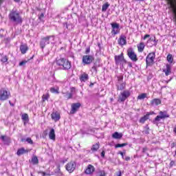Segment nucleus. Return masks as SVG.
Here are the masks:
<instances>
[{
    "label": "nucleus",
    "mask_w": 176,
    "mask_h": 176,
    "mask_svg": "<svg viewBox=\"0 0 176 176\" xmlns=\"http://www.w3.org/2000/svg\"><path fill=\"white\" fill-rule=\"evenodd\" d=\"M9 19L12 23H14L16 25L23 23V19L17 11H12L9 14Z\"/></svg>",
    "instance_id": "1"
},
{
    "label": "nucleus",
    "mask_w": 176,
    "mask_h": 176,
    "mask_svg": "<svg viewBox=\"0 0 176 176\" xmlns=\"http://www.w3.org/2000/svg\"><path fill=\"white\" fill-rule=\"evenodd\" d=\"M56 65L58 67H62V69L64 71H68V69H71V62L67 60L66 58H59L56 60Z\"/></svg>",
    "instance_id": "2"
},
{
    "label": "nucleus",
    "mask_w": 176,
    "mask_h": 176,
    "mask_svg": "<svg viewBox=\"0 0 176 176\" xmlns=\"http://www.w3.org/2000/svg\"><path fill=\"white\" fill-rule=\"evenodd\" d=\"M160 116H157L156 118L153 120V124L156 126H159V123H160V120L162 119H166L167 118H170V115L167 113V111H160Z\"/></svg>",
    "instance_id": "3"
},
{
    "label": "nucleus",
    "mask_w": 176,
    "mask_h": 176,
    "mask_svg": "<svg viewBox=\"0 0 176 176\" xmlns=\"http://www.w3.org/2000/svg\"><path fill=\"white\" fill-rule=\"evenodd\" d=\"M155 52H151L147 55L146 58V67H152L155 64Z\"/></svg>",
    "instance_id": "4"
},
{
    "label": "nucleus",
    "mask_w": 176,
    "mask_h": 176,
    "mask_svg": "<svg viewBox=\"0 0 176 176\" xmlns=\"http://www.w3.org/2000/svg\"><path fill=\"white\" fill-rule=\"evenodd\" d=\"M50 39L54 41V36H47L43 38L40 42L41 48L43 50L45 49L46 45H49V43H50Z\"/></svg>",
    "instance_id": "5"
},
{
    "label": "nucleus",
    "mask_w": 176,
    "mask_h": 176,
    "mask_svg": "<svg viewBox=\"0 0 176 176\" xmlns=\"http://www.w3.org/2000/svg\"><path fill=\"white\" fill-rule=\"evenodd\" d=\"M10 97V92L5 88L0 89V101H6Z\"/></svg>",
    "instance_id": "6"
},
{
    "label": "nucleus",
    "mask_w": 176,
    "mask_h": 176,
    "mask_svg": "<svg viewBox=\"0 0 176 176\" xmlns=\"http://www.w3.org/2000/svg\"><path fill=\"white\" fill-rule=\"evenodd\" d=\"M131 96V93L129 90H124L122 92L120 93L119 98H118V101L119 102H124L125 100H127L129 97Z\"/></svg>",
    "instance_id": "7"
},
{
    "label": "nucleus",
    "mask_w": 176,
    "mask_h": 176,
    "mask_svg": "<svg viewBox=\"0 0 176 176\" xmlns=\"http://www.w3.org/2000/svg\"><path fill=\"white\" fill-rule=\"evenodd\" d=\"M127 54H128V57H129V58L133 61H138V58H137V54H135V52H134V50L131 47L129 48L127 50Z\"/></svg>",
    "instance_id": "8"
},
{
    "label": "nucleus",
    "mask_w": 176,
    "mask_h": 176,
    "mask_svg": "<svg viewBox=\"0 0 176 176\" xmlns=\"http://www.w3.org/2000/svg\"><path fill=\"white\" fill-rule=\"evenodd\" d=\"M62 93L64 95V97L65 98H66V100H70V98H72L74 94H76V89H75V87H71L70 92L63 91Z\"/></svg>",
    "instance_id": "9"
},
{
    "label": "nucleus",
    "mask_w": 176,
    "mask_h": 176,
    "mask_svg": "<svg viewBox=\"0 0 176 176\" xmlns=\"http://www.w3.org/2000/svg\"><path fill=\"white\" fill-rule=\"evenodd\" d=\"M170 9L172 10L173 16L176 15V0H166Z\"/></svg>",
    "instance_id": "10"
},
{
    "label": "nucleus",
    "mask_w": 176,
    "mask_h": 176,
    "mask_svg": "<svg viewBox=\"0 0 176 176\" xmlns=\"http://www.w3.org/2000/svg\"><path fill=\"white\" fill-rule=\"evenodd\" d=\"M112 30H111V34L112 35H118L119 32H120V30L119 29V24L116 23H111Z\"/></svg>",
    "instance_id": "11"
},
{
    "label": "nucleus",
    "mask_w": 176,
    "mask_h": 176,
    "mask_svg": "<svg viewBox=\"0 0 176 176\" xmlns=\"http://www.w3.org/2000/svg\"><path fill=\"white\" fill-rule=\"evenodd\" d=\"M65 167L69 173H74L75 168H76V164H75V162H70L65 166Z\"/></svg>",
    "instance_id": "12"
},
{
    "label": "nucleus",
    "mask_w": 176,
    "mask_h": 176,
    "mask_svg": "<svg viewBox=\"0 0 176 176\" xmlns=\"http://www.w3.org/2000/svg\"><path fill=\"white\" fill-rule=\"evenodd\" d=\"M93 60H94L93 56L85 55L82 56V63L84 64H91Z\"/></svg>",
    "instance_id": "13"
},
{
    "label": "nucleus",
    "mask_w": 176,
    "mask_h": 176,
    "mask_svg": "<svg viewBox=\"0 0 176 176\" xmlns=\"http://www.w3.org/2000/svg\"><path fill=\"white\" fill-rule=\"evenodd\" d=\"M80 103L77 102V103H73L72 104V110L70 111V113H76L78 109L80 108Z\"/></svg>",
    "instance_id": "14"
},
{
    "label": "nucleus",
    "mask_w": 176,
    "mask_h": 176,
    "mask_svg": "<svg viewBox=\"0 0 176 176\" xmlns=\"http://www.w3.org/2000/svg\"><path fill=\"white\" fill-rule=\"evenodd\" d=\"M96 168H94V166L91 164H89L85 171V174L90 175L93 174L94 173Z\"/></svg>",
    "instance_id": "15"
},
{
    "label": "nucleus",
    "mask_w": 176,
    "mask_h": 176,
    "mask_svg": "<svg viewBox=\"0 0 176 176\" xmlns=\"http://www.w3.org/2000/svg\"><path fill=\"white\" fill-rule=\"evenodd\" d=\"M51 118L52 119V120H54V122H58V120H60V113H58V111H54L52 114H51Z\"/></svg>",
    "instance_id": "16"
},
{
    "label": "nucleus",
    "mask_w": 176,
    "mask_h": 176,
    "mask_svg": "<svg viewBox=\"0 0 176 176\" xmlns=\"http://www.w3.org/2000/svg\"><path fill=\"white\" fill-rule=\"evenodd\" d=\"M117 90H124L126 89V82H117L116 85Z\"/></svg>",
    "instance_id": "17"
},
{
    "label": "nucleus",
    "mask_w": 176,
    "mask_h": 176,
    "mask_svg": "<svg viewBox=\"0 0 176 176\" xmlns=\"http://www.w3.org/2000/svg\"><path fill=\"white\" fill-rule=\"evenodd\" d=\"M162 104V100L159 98H154L151 101V107H157Z\"/></svg>",
    "instance_id": "18"
},
{
    "label": "nucleus",
    "mask_w": 176,
    "mask_h": 176,
    "mask_svg": "<svg viewBox=\"0 0 176 176\" xmlns=\"http://www.w3.org/2000/svg\"><path fill=\"white\" fill-rule=\"evenodd\" d=\"M28 45H27V44H21L20 45V50L22 54H25V53L28 52Z\"/></svg>",
    "instance_id": "19"
},
{
    "label": "nucleus",
    "mask_w": 176,
    "mask_h": 176,
    "mask_svg": "<svg viewBox=\"0 0 176 176\" xmlns=\"http://www.w3.org/2000/svg\"><path fill=\"white\" fill-rule=\"evenodd\" d=\"M49 138L52 141H56V132L54 131V129H52L49 133Z\"/></svg>",
    "instance_id": "20"
},
{
    "label": "nucleus",
    "mask_w": 176,
    "mask_h": 176,
    "mask_svg": "<svg viewBox=\"0 0 176 176\" xmlns=\"http://www.w3.org/2000/svg\"><path fill=\"white\" fill-rule=\"evenodd\" d=\"M118 43L121 46H124V45H126L127 43V41H126V36H121L118 40Z\"/></svg>",
    "instance_id": "21"
},
{
    "label": "nucleus",
    "mask_w": 176,
    "mask_h": 176,
    "mask_svg": "<svg viewBox=\"0 0 176 176\" xmlns=\"http://www.w3.org/2000/svg\"><path fill=\"white\" fill-rule=\"evenodd\" d=\"M24 153H28V150H25L24 148L18 149L16 152L18 156H21V155H24Z\"/></svg>",
    "instance_id": "22"
},
{
    "label": "nucleus",
    "mask_w": 176,
    "mask_h": 176,
    "mask_svg": "<svg viewBox=\"0 0 176 176\" xmlns=\"http://www.w3.org/2000/svg\"><path fill=\"white\" fill-rule=\"evenodd\" d=\"M123 137L122 133H119L118 132H115L112 134V138H114L115 140H120Z\"/></svg>",
    "instance_id": "23"
},
{
    "label": "nucleus",
    "mask_w": 176,
    "mask_h": 176,
    "mask_svg": "<svg viewBox=\"0 0 176 176\" xmlns=\"http://www.w3.org/2000/svg\"><path fill=\"white\" fill-rule=\"evenodd\" d=\"M80 80L81 82H86V80H89V74L84 73L80 77Z\"/></svg>",
    "instance_id": "24"
},
{
    "label": "nucleus",
    "mask_w": 176,
    "mask_h": 176,
    "mask_svg": "<svg viewBox=\"0 0 176 176\" xmlns=\"http://www.w3.org/2000/svg\"><path fill=\"white\" fill-rule=\"evenodd\" d=\"M0 139L4 142V144H9L10 142V138L6 136V135H1Z\"/></svg>",
    "instance_id": "25"
},
{
    "label": "nucleus",
    "mask_w": 176,
    "mask_h": 176,
    "mask_svg": "<svg viewBox=\"0 0 176 176\" xmlns=\"http://www.w3.org/2000/svg\"><path fill=\"white\" fill-rule=\"evenodd\" d=\"M144 49H145V44L144 43H140V44L138 45V50L139 53H142Z\"/></svg>",
    "instance_id": "26"
},
{
    "label": "nucleus",
    "mask_w": 176,
    "mask_h": 176,
    "mask_svg": "<svg viewBox=\"0 0 176 176\" xmlns=\"http://www.w3.org/2000/svg\"><path fill=\"white\" fill-rule=\"evenodd\" d=\"M98 149H100V142H97V143L94 144V145H92L91 151H92V152H97V151H98Z\"/></svg>",
    "instance_id": "27"
},
{
    "label": "nucleus",
    "mask_w": 176,
    "mask_h": 176,
    "mask_svg": "<svg viewBox=\"0 0 176 176\" xmlns=\"http://www.w3.org/2000/svg\"><path fill=\"white\" fill-rule=\"evenodd\" d=\"M163 72H165L166 76H168L170 74H171V67H170V65H166V69H164Z\"/></svg>",
    "instance_id": "28"
},
{
    "label": "nucleus",
    "mask_w": 176,
    "mask_h": 176,
    "mask_svg": "<svg viewBox=\"0 0 176 176\" xmlns=\"http://www.w3.org/2000/svg\"><path fill=\"white\" fill-rule=\"evenodd\" d=\"M25 141L28 144H30V145H32V144H34V142L30 138H28L26 139L25 138L21 139L22 142H25Z\"/></svg>",
    "instance_id": "29"
},
{
    "label": "nucleus",
    "mask_w": 176,
    "mask_h": 176,
    "mask_svg": "<svg viewBox=\"0 0 176 176\" xmlns=\"http://www.w3.org/2000/svg\"><path fill=\"white\" fill-rule=\"evenodd\" d=\"M123 60V56L120 55V56H115V61L116 64H118V63H120Z\"/></svg>",
    "instance_id": "30"
},
{
    "label": "nucleus",
    "mask_w": 176,
    "mask_h": 176,
    "mask_svg": "<svg viewBox=\"0 0 176 176\" xmlns=\"http://www.w3.org/2000/svg\"><path fill=\"white\" fill-rule=\"evenodd\" d=\"M166 60L168 62H169L170 64H173V62L174 61V58H173V55L170 54H168Z\"/></svg>",
    "instance_id": "31"
},
{
    "label": "nucleus",
    "mask_w": 176,
    "mask_h": 176,
    "mask_svg": "<svg viewBox=\"0 0 176 176\" xmlns=\"http://www.w3.org/2000/svg\"><path fill=\"white\" fill-rule=\"evenodd\" d=\"M148 119H149V116H148V115H146L140 118V122L145 123V122H146V120H148Z\"/></svg>",
    "instance_id": "32"
},
{
    "label": "nucleus",
    "mask_w": 176,
    "mask_h": 176,
    "mask_svg": "<svg viewBox=\"0 0 176 176\" xmlns=\"http://www.w3.org/2000/svg\"><path fill=\"white\" fill-rule=\"evenodd\" d=\"M108 8H109V3H106L103 4L102 6V12H107Z\"/></svg>",
    "instance_id": "33"
},
{
    "label": "nucleus",
    "mask_w": 176,
    "mask_h": 176,
    "mask_svg": "<svg viewBox=\"0 0 176 176\" xmlns=\"http://www.w3.org/2000/svg\"><path fill=\"white\" fill-rule=\"evenodd\" d=\"M148 97V95L145 93H143L138 96V100H144Z\"/></svg>",
    "instance_id": "34"
},
{
    "label": "nucleus",
    "mask_w": 176,
    "mask_h": 176,
    "mask_svg": "<svg viewBox=\"0 0 176 176\" xmlns=\"http://www.w3.org/2000/svg\"><path fill=\"white\" fill-rule=\"evenodd\" d=\"M38 162H38V157L36 156L33 157L32 158V164H38Z\"/></svg>",
    "instance_id": "35"
},
{
    "label": "nucleus",
    "mask_w": 176,
    "mask_h": 176,
    "mask_svg": "<svg viewBox=\"0 0 176 176\" xmlns=\"http://www.w3.org/2000/svg\"><path fill=\"white\" fill-rule=\"evenodd\" d=\"M127 143H123V144H117L115 146V148H123V146H126Z\"/></svg>",
    "instance_id": "36"
},
{
    "label": "nucleus",
    "mask_w": 176,
    "mask_h": 176,
    "mask_svg": "<svg viewBox=\"0 0 176 176\" xmlns=\"http://www.w3.org/2000/svg\"><path fill=\"white\" fill-rule=\"evenodd\" d=\"M42 100H43V102L49 100V94H46L43 95Z\"/></svg>",
    "instance_id": "37"
},
{
    "label": "nucleus",
    "mask_w": 176,
    "mask_h": 176,
    "mask_svg": "<svg viewBox=\"0 0 176 176\" xmlns=\"http://www.w3.org/2000/svg\"><path fill=\"white\" fill-rule=\"evenodd\" d=\"M65 25L67 30H72L74 28V25H72V23H65Z\"/></svg>",
    "instance_id": "38"
},
{
    "label": "nucleus",
    "mask_w": 176,
    "mask_h": 176,
    "mask_svg": "<svg viewBox=\"0 0 176 176\" xmlns=\"http://www.w3.org/2000/svg\"><path fill=\"white\" fill-rule=\"evenodd\" d=\"M51 93H56V94H58V88L56 89L54 87H52L50 89Z\"/></svg>",
    "instance_id": "39"
},
{
    "label": "nucleus",
    "mask_w": 176,
    "mask_h": 176,
    "mask_svg": "<svg viewBox=\"0 0 176 176\" xmlns=\"http://www.w3.org/2000/svg\"><path fill=\"white\" fill-rule=\"evenodd\" d=\"M96 176H107V175H105V171H104V170H99L98 172V174H97Z\"/></svg>",
    "instance_id": "40"
},
{
    "label": "nucleus",
    "mask_w": 176,
    "mask_h": 176,
    "mask_svg": "<svg viewBox=\"0 0 176 176\" xmlns=\"http://www.w3.org/2000/svg\"><path fill=\"white\" fill-rule=\"evenodd\" d=\"M151 41H153L154 42V46H156L157 45V40L156 41V38L154 37V39H149L148 42H151Z\"/></svg>",
    "instance_id": "41"
},
{
    "label": "nucleus",
    "mask_w": 176,
    "mask_h": 176,
    "mask_svg": "<svg viewBox=\"0 0 176 176\" xmlns=\"http://www.w3.org/2000/svg\"><path fill=\"white\" fill-rule=\"evenodd\" d=\"M1 61L2 63H7L8 62V56H3Z\"/></svg>",
    "instance_id": "42"
},
{
    "label": "nucleus",
    "mask_w": 176,
    "mask_h": 176,
    "mask_svg": "<svg viewBox=\"0 0 176 176\" xmlns=\"http://www.w3.org/2000/svg\"><path fill=\"white\" fill-rule=\"evenodd\" d=\"M22 119L23 120H28V114L25 113L22 115Z\"/></svg>",
    "instance_id": "43"
},
{
    "label": "nucleus",
    "mask_w": 176,
    "mask_h": 176,
    "mask_svg": "<svg viewBox=\"0 0 176 176\" xmlns=\"http://www.w3.org/2000/svg\"><path fill=\"white\" fill-rule=\"evenodd\" d=\"M118 82H123V76H117Z\"/></svg>",
    "instance_id": "44"
},
{
    "label": "nucleus",
    "mask_w": 176,
    "mask_h": 176,
    "mask_svg": "<svg viewBox=\"0 0 176 176\" xmlns=\"http://www.w3.org/2000/svg\"><path fill=\"white\" fill-rule=\"evenodd\" d=\"M25 64H27V61L26 60H23L21 63H19V66L23 67V65H25Z\"/></svg>",
    "instance_id": "45"
},
{
    "label": "nucleus",
    "mask_w": 176,
    "mask_h": 176,
    "mask_svg": "<svg viewBox=\"0 0 176 176\" xmlns=\"http://www.w3.org/2000/svg\"><path fill=\"white\" fill-rule=\"evenodd\" d=\"M44 16H45V14L43 13H41L38 16L39 20H41Z\"/></svg>",
    "instance_id": "46"
},
{
    "label": "nucleus",
    "mask_w": 176,
    "mask_h": 176,
    "mask_svg": "<svg viewBox=\"0 0 176 176\" xmlns=\"http://www.w3.org/2000/svg\"><path fill=\"white\" fill-rule=\"evenodd\" d=\"M146 151H148V148L146 147H144L142 148V153H146Z\"/></svg>",
    "instance_id": "47"
},
{
    "label": "nucleus",
    "mask_w": 176,
    "mask_h": 176,
    "mask_svg": "<svg viewBox=\"0 0 176 176\" xmlns=\"http://www.w3.org/2000/svg\"><path fill=\"white\" fill-rule=\"evenodd\" d=\"M149 36H151V35H149V34H145L144 36V38H143L144 41H145V39H146V38H149Z\"/></svg>",
    "instance_id": "48"
},
{
    "label": "nucleus",
    "mask_w": 176,
    "mask_h": 176,
    "mask_svg": "<svg viewBox=\"0 0 176 176\" xmlns=\"http://www.w3.org/2000/svg\"><path fill=\"white\" fill-rule=\"evenodd\" d=\"M85 53L86 54H89V53H90V47L87 48Z\"/></svg>",
    "instance_id": "49"
},
{
    "label": "nucleus",
    "mask_w": 176,
    "mask_h": 176,
    "mask_svg": "<svg viewBox=\"0 0 176 176\" xmlns=\"http://www.w3.org/2000/svg\"><path fill=\"white\" fill-rule=\"evenodd\" d=\"M101 156H102V157H105V151H102V153H101Z\"/></svg>",
    "instance_id": "50"
},
{
    "label": "nucleus",
    "mask_w": 176,
    "mask_h": 176,
    "mask_svg": "<svg viewBox=\"0 0 176 176\" xmlns=\"http://www.w3.org/2000/svg\"><path fill=\"white\" fill-rule=\"evenodd\" d=\"M119 154L121 155L122 159H124V155H123V152L120 151V152H119Z\"/></svg>",
    "instance_id": "51"
},
{
    "label": "nucleus",
    "mask_w": 176,
    "mask_h": 176,
    "mask_svg": "<svg viewBox=\"0 0 176 176\" xmlns=\"http://www.w3.org/2000/svg\"><path fill=\"white\" fill-rule=\"evenodd\" d=\"M92 69H94V71H96V72H97V67H96V66L92 67Z\"/></svg>",
    "instance_id": "52"
},
{
    "label": "nucleus",
    "mask_w": 176,
    "mask_h": 176,
    "mask_svg": "<svg viewBox=\"0 0 176 176\" xmlns=\"http://www.w3.org/2000/svg\"><path fill=\"white\" fill-rule=\"evenodd\" d=\"M125 160H126V162H129V160H130V157H125Z\"/></svg>",
    "instance_id": "53"
},
{
    "label": "nucleus",
    "mask_w": 176,
    "mask_h": 176,
    "mask_svg": "<svg viewBox=\"0 0 176 176\" xmlns=\"http://www.w3.org/2000/svg\"><path fill=\"white\" fill-rule=\"evenodd\" d=\"M9 104L10 105H11V107H14V104L12 103V102L9 101Z\"/></svg>",
    "instance_id": "54"
},
{
    "label": "nucleus",
    "mask_w": 176,
    "mask_h": 176,
    "mask_svg": "<svg viewBox=\"0 0 176 176\" xmlns=\"http://www.w3.org/2000/svg\"><path fill=\"white\" fill-rule=\"evenodd\" d=\"M41 174L43 175V176L46 175V173H45V172H42Z\"/></svg>",
    "instance_id": "55"
},
{
    "label": "nucleus",
    "mask_w": 176,
    "mask_h": 176,
    "mask_svg": "<svg viewBox=\"0 0 176 176\" xmlns=\"http://www.w3.org/2000/svg\"><path fill=\"white\" fill-rule=\"evenodd\" d=\"M129 67H130V68H131V67H133V65L131 63H129Z\"/></svg>",
    "instance_id": "56"
},
{
    "label": "nucleus",
    "mask_w": 176,
    "mask_h": 176,
    "mask_svg": "<svg viewBox=\"0 0 176 176\" xmlns=\"http://www.w3.org/2000/svg\"><path fill=\"white\" fill-rule=\"evenodd\" d=\"M153 113H155V112H151V113H150L149 114H147V115H148V116H149V115H153Z\"/></svg>",
    "instance_id": "57"
},
{
    "label": "nucleus",
    "mask_w": 176,
    "mask_h": 176,
    "mask_svg": "<svg viewBox=\"0 0 176 176\" xmlns=\"http://www.w3.org/2000/svg\"><path fill=\"white\" fill-rule=\"evenodd\" d=\"M14 2L19 3V2H20L21 0H14Z\"/></svg>",
    "instance_id": "58"
}]
</instances>
